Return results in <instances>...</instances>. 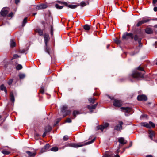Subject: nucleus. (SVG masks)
<instances>
[{
	"instance_id": "nucleus-55",
	"label": "nucleus",
	"mask_w": 157,
	"mask_h": 157,
	"mask_svg": "<svg viewBox=\"0 0 157 157\" xmlns=\"http://www.w3.org/2000/svg\"><path fill=\"white\" fill-rule=\"evenodd\" d=\"M61 118H58L57 119L58 121L57 122V123H58V122H59L61 120Z\"/></svg>"
},
{
	"instance_id": "nucleus-4",
	"label": "nucleus",
	"mask_w": 157,
	"mask_h": 157,
	"mask_svg": "<svg viewBox=\"0 0 157 157\" xmlns=\"http://www.w3.org/2000/svg\"><path fill=\"white\" fill-rule=\"evenodd\" d=\"M141 125L148 128H150L151 127L153 128L155 127V124L151 121L149 122V123L147 122H142L141 123Z\"/></svg>"
},
{
	"instance_id": "nucleus-24",
	"label": "nucleus",
	"mask_w": 157,
	"mask_h": 157,
	"mask_svg": "<svg viewBox=\"0 0 157 157\" xmlns=\"http://www.w3.org/2000/svg\"><path fill=\"white\" fill-rule=\"evenodd\" d=\"M0 88L1 90L4 91L5 93H7V91L6 87L4 86L3 84L1 85V86H0Z\"/></svg>"
},
{
	"instance_id": "nucleus-33",
	"label": "nucleus",
	"mask_w": 157,
	"mask_h": 157,
	"mask_svg": "<svg viewBox=\"0 0 157 157\" xmlns=\"http://www.w3.org/2000/svg\"><path fill=\"white\" fill-rule=\"evenodd\" d=\"M55 7L57 9H61L63 8V6H60L59 5L56 4L55 5Z\"/></svg>"
},
{
	"instance_id": "nucleus-27",
	"label": "nucleus",
	"mask_w": 157,
	"mask_h": 157,
	"mask_svg": "<svg viewBox=\"0 0 157 157\" xmlns=\"http://www.w3.org/2000/svg\"><path fill=\"white\" fill-rule=\"evenodd\" d=\"M16 45L15 42L13 40H11L10 46L11 47H14Z\"/></svg>"
},
{
	"instance_id": "nucleus-8",
	"label": "nucleus",
	"mask_w": 157,
	"mask_h": 157,
	"mask_svg": "<svg viewBox=\"0 0 157 157\" xmlns=\"http://www.w3.org/2000/svg\"><path fill=\"white\" fill-rule=\"evenodd\" d=\"M123 123L122 121H120L119 122V123L117 124L114 127V129L117 130H121L122 129V125Z\"/></svg>"
},
{
	"instance_id": "nucleus-9",
	"label": "nucleus",
	"mask_w": 157,
	"mask_h": 157,
	"mask_svg": "<svg viewBox=\"0 0 157 157\" xmlns=\"http://www.w3.org/2000/svg\"><path fill=\"white\" fill-rule=\"evenodd\" d=\"M137 98L138 100L141 101H145L147 99V97L144 95H139L137 97Z\"/></svg>"
},
{
	"instance_id": "nucleus-52",
	"label": "nucleus",
	"mask_w": 157,
	"mask_h": 157,
	"mask_svg": "<svg viewBox=\"0 0 157 157\" xmlns=\"http://www.w3.org/2000/svg\"><path fill=\"white\" fill-rule=\"evenodd\" d=\"M154 10L155 12H156L157 11V7H154Z\"/></svg>"
},
{
	"instance_id": "nucleus-22",
	"label": "nucleus",
	"mask_w": 157,
	"mask_h": 157,
	"mask_svg": "<svg viewBox=\"0 0 157 157\" xmlns=\"http://www.w3.org/2000/svg\"><path fill=\"white\" fill-rule=\"evenodd\" d=\"M67 108V106L66 105H63L60 109L61 112L63 113L65 112Z\"/></svg>"
},
{
	"instance_id": "nucleus-60",
	"label": "nucleus",
	"mask_w": 157,
	"mask_h": 157,
	"mask_svg": "<svg viewBox=\"0 0 157 157\" xmlns=\"http://www.w3.org/2000/svg\"><path fill=\"white\" fill-rule=\"evenodd\" d=\"M106 157H111L110 155H106Z\"/></svg>"
},
{
	"instance_id": "nucleus-15",
	"label": "nucleus",
	"mask_w": 157,
	"mask_h": 157,
	"mask_svg": "<svg viewBox=\"0 0 157 157\" xmlns=\"http://www.w3.org/2000/svg\"><path fill=\"white\" fill-rule=\"evenodd\" d=\"M63 4L65 5L66 6L68 7V8L71 9H75L79 5H68L66 2H64L63 3Z\"/></svg>"
},
{
	"instance_id": "nucleus-37",
	"label": "nucleus",
	"mask_w": 157,
	"mask_h": 157,
	"mask_svg": "<svg viewBox=\"0 0 157 157\" xmlns=\"http://www.w3.org/2000/svg\"><path fill=\"white\" fill-rule=\"evenodd\" d=\"M89 101L90 103H94L95 101V99L94 98H90L89 99Z\"/></svg>"
},
{
	"instance_id": "nucleus-23",
	"label": "nucleus",
	"mask_w": 157,
	"mask_h": 157,
	"mask_svg": "<svg viewBox=\"0 0 157 157\" xmlns=\"http://www.w3.org/2000/svg\"><path fill=\"white\" fill-rule=\"evenodd\" d=\"M10 100L11 101L13 102H14V98L13 95V93L12 92L10 93Z\"/></svg>"
},
{
	"instance_id": "nucleus-21",
	"label": "nucleus",
	"mask_w": 157,
	"mask_h": 157,
	"mask_svg": "<svg viewBox=\"0 0 157 157\" xmlns=\"http://www.w3.org/2000/svg\"><path fill=\"white\" fill-rule=\"evenodd\" d=\"M146 33L147 34H151L153 33V31L152 29L150 28H146L145 30Z\"/></svg>"
},
{
	"instance_id": "nucleus-10",
	"label": "nucleus",
	"mask_w": 157,
	"mask_h": 157,
	"mask_svg": "<svg viewBox=\"0 0 157 157\" xmlns=\"http://www.w3.org/2000/svg\"><path fill=\"white\" fill-rule=\"evenodd\" d=\"M109 124L108 123H106L103 125L99 126L98 127V129H100L101 131H103L104 129L109 126Z\"/></svg>"
},
{
	"instance_id": "nucleus-48",
	"label": "nucleus",
	"mask_w": 157,
	"mask_h": 157,
	"mask_svg": "<svg viewBox=\"0 0 157 157\" xmlns=\"http://www.w3.org/2000/svg\"><path fill=\"white\" fill-rule=\"evenodd\" d=\"M20 52L21 53H24L25 52V50L24 49L20 50Z\"/></svg>"
},
{
	"instance_id": "nucleus-51",
	"label": "nucleus",
	"mask_w": 157,
	"mask_h": 157,
	"mask_svg": "<svg viewBox=\"0 0 157 157\" xmlns=\"http://www.w3.org/2000/svg\"><path fill=\"white\" fill-rule=\"evenodd\" d=\"M20 2L19 0H15V3L16 4H17Z\"/></svg>"
},
{
	"instance_id": "nucleus-47",
	"label": "nucleus",
	"mask_w": 157,
	"mask_h": 157,
	"mask_svg": "<svg viewBox=\"0 0 157 157\" xmlns=\"http://www.w3.org/2000/svg\"><path fill=\"white\" fill-rule=\"evenodd\" d=\"M157 2V0H153V4L154 6L155 5V4Z\"/></svg>"
},
{
	"instance_id": "nucleus-41",
	"label": "nucleus",
	"mask_w": 157,
	"mask_h": 157,
	"mask_svg": "<svg viewBox=\"0 0 157 157\" xmlns=\"http://www.w3.org/2000/svg\"><path fill=\"white\" fill-rule=\"evenodd\" d=\"M19 57V56H18L17 55L15 54L13 55V59H16Z\"/></svg>"
},
{
	"instance_id": "nucleus-17",
	"label": "nucleus",
	"mask_w": 157,
	"mask_h": 157,
	"mask_svg": "<svg viewBox=\"0 0 157 157\" xmlns=\"http://www.w3.org/2000/svg\"><path fill=\"white\" fill-rule=\"evenodd\" d=\"M118 141L120 144L124 145L125 144L127 143V141H126L124 139L123 137H121L118 139Z\"/></svg>"
},
{
	"instance_id": "nucleus-32",
	"label": "nucleus",
	"mask_w": 157,
	"mask_h": 157,
	"mask_svg": "<svg viewBox=\"0 0 157 157\" xmlns=\"http://www.w3.org/2000/svg\"><path fill=\"white\" fill-rule=\"evenodd\" d=\"M58 148L56 147H53L51 149V150L53 151H58Z\"/></svg>"
},
{
	"instance_id": "nucleus-11",
	"label": "nucleus",
	"mask_w": 157,
	"mask_h": 157,
	"mask_svg": "<svg viewBox=\"0 0 157 157\" xmlns=\"http://www.w3.org/2000/svg\"><path fill=\"white\" fill-rule=\"evenodd\" d=\"M50 145L48 144H46L41 150V152L43 153L49 150Z\"/></svg>"
},
{
	"instance_id": "nucleus-57",
	"label": "nucleus",
	"mask_w": 157,
	"mask_h": 157,
	"mask_svg": "<svg viewBox=\"0 0 157 157\" xmlns=\"http://www.w3.org/2000/svg\"><path fill=\"white\" fill-rule=\"evenodd\" d=\"M132 142H131V143H130V145L129 146V147H127V148H128V147H130L131 146H132Z\"/></svg>"
},
{
	"instance_id": "nucleus-36",
	"label": "nucleus",
	"mask_w": 157,
	"mask_h": 157,
	"mask_svg": "<svg viewBox=\"0 0 157 157\" xmlns=\"http://www.w3.org/2000/svg\"><path fill=\"white\" fill-rule=\"evenodd\" d=\"M22 68V66L21 64H18L16 67V69L17 70H20Z\"/></svg>"
},
{
	"instance_id": "nucleus-42",
	"label": "nucleus",
	"mask_w": 157,
	"mask_h": 157,
	"mask_svg": "<svg viewBox=\"0 0 157 157\" xmlns=\"http://www.w3.org/2000/svg\"><path fill=\"white\" fill-rule=\"evenodd\" d=\"M71 113V111L69 110H67V111H66V114L64 116H63V117H65V116H66L67 115H69Z\"/></svg>"
},
{
	"instance_id": "nucleus-18",
	"label": "nucleus",
	"mask_w": 157,
	"mask_h": 157,
	"mask_svg": "<svg viewBox=\"0 0 157 157\" xmlns=\"http://www.w3.org/2000/svg\"><path fill=\"white\" fill-rule=\"evenodd\" d=\"M36 31L40 36H44L43 31L40 29L37 28L36 29Z\"/></svg>"
},
{
	"instance_id": "nucleus-19",
	"label": "nucleus",
	"mask_w": 157,
	"mask_h": 157,
	"mask_svg": "<svg viewBox=\"0 0 157 157\" xmlns=\"http://www.w3.org/2000/svg\"><path fill=\"white\" fill-rule=\"evenodd\" d=\"M149 137L151 139H152L153 137L155 135V132L152 130L149 131Z\"/></svg>"
},
{
	"instance_id": "nucleus-63",
	"label": "nucleus",
	"mask_w": 157,
	"mask_h": 157,
	"mask_svg": "<svg viewBox=\"0 0 157 157\" xmlns=\"http://www.w3.org/2000/svg\"><path fill=\"white\" fill-rule=\"evenodd\" d=\"M153 20H157V18H155L154 19H153Z\"/></svg>"
},
{
	"instance_id": "nucleus-62",
	"label": "nucleus",
	"mask_w": 157,
	"mask_h": 157,
	"mask_svg": "<svg viewBox=\"0 0 157 157\" xmlns=\"http://www.w3.org/2000/svg\"><path fill=\"white\" fill-rule=\"evenodd\" d=\"M108 97H109V98H110V99H112L113 98H111V97H110V96H109Z\"/></svg>"
},
{
	"instance_id": "nucleus-16",
	"label": "nucleus",
	"mask_w": 157,
	"mask_h": 157,
	"mask_svg": "<svg viewBox=\"0 0 157 157\" xmlns=\"http://www.w3.org/2000/svg\"><path fill=\"white\" fill-rule=\"evenodd\" d=\"M97 103L92 106L88 105V108L90 110V112H92L93 109H95L97 107Z\"/></svg>"
},
{
	"instance_id": "nucleus-53",
	"label": "nucleus",
	"mask_w": 157,
	"mask_h": 157,
	"mask_svg": "<svg viewBox=\"0 0 157 157\" xmlns=\"http://www.w3.org/2000/svg\"><path fill=\"white\" fill-rule=\"evenodd\" d=\"M155 48L157 47V42H155L154 44Z\"/></svg>"
},
{
	"instance_id": "nucleus-38",
	"label": "nucleus",
	"mask_w": 157,
	"mask_h": 157,
	"mask_svg": "<svg viewBox=\"0 0 157 157\" xmlns=\"http://www.w3.org/2000/svg\"><path fill=\"white\" fill-rule=\"evenodd\" d=\"M87 4L84 2H82L80 3V6L82 7L86 6Z\"/></svg>"
},
{
	"instance_id": "nucleus-58",
	"label": "nucleus",
	"mask_w": 157,
	"mask_h": 157,
	"mask_svg": "<svg viewBox=\"0 0 157 157\" xmlns=\"http://www.w3.org/2000/svg\"><path fill=\"white\" fill-rule=\"evenodd\" d=\"M58 2L59 3H62V4H63V3L64 2H61V1H58Z\"/></svg>"
},
{
	"instance_id": "nucleus-7",
	"label": "nucleus",
	"mask_w": 157,
	"mask_h": 157,
	"mask_svg": "<svg viewBox=\"0 0 157 157\" xmlns=\"http://www.w3.org/2000/svg\"><path fill=\"white\" fill-rule=\"evenodd\" d=\"M122 101L119 100L115 99L113 103V105L116 107H120L122 105Z\"/></svg>"
},
{
	"instance_id": "nucleus-56",
	"label": "nucleus",
	"mask_w": 157,
	"mask_h": 157,
	"mask_svg": "<svg viewBox=\"0 0 157 157\" xmlns=\"http://www.w3.org/2000/svg\"><path fill=\"white\" fill-rule=\"evenodd\" d=\"M35 135L36 136H37V137H38L39 136V134L38 133H36Z\"/></svg>"
},
{
	"instance_id": "nucleus-44",
	"label": "nucleus",
	"mask_w": 157,
	"mask_h": 157,
	"mask_svg": "<svg viewBox=\"0 0 157 157\" xmlns=\"http://www.w3.org/2000/svg\"><path fill=\"white\" fill-rule=\"evenodd\" d=\"M134 39L135 41H136L138 39V37L137 35H135L134 37Z\"/></svg>"
},
{
	"instance_id": "nucleus-46",
	"label": "nucleus",
	"mask_w": 157,
	"mask_h": 157,
	"mask_svg": "<svg viewBox=\"0 0 157 157\" xmlns=\"http://www.w3.org/2000/svg\"><path fill=\"white\" fill-rule=\"evenodd\" d=\"M12 82H13V80L12 79H10V80H9V81H8V84H9V85H10L12 83Z\"/></svg>"
},
{
	"instance_id": "nucleus-54",
	"label": "nucleus",
	"mask_w": 157,
	"mask_h": 157,
	"mask_svg": "<svg viewBox=\"0 0 157 157\" xmlns=\"http://www.w3.org/2000/svg\"><path fill=\"white\" fill-rule=\"evenodd\" d=\"M146 157H153V156L151 155H149L146 156Z\"/></svg>"
},
{
	"instance_id": "nucleus-3",
	"label": "nucleus",
	"mask_w": 157,
	"mask_h": 157,
	"mask_svg": "<svg viewBox=\"0 0 157 157\" xmlns=\"http://www.w3.org/2000/svg\"><path fill=\"white\" fill-rule=\"evenodd\" d=\"M44 43L45 44V50L46 52L49 54V48L47 46V44L50 40V37L48 33H45L44 35Z\"/></svg>"
},
{
	"instance_id": "nucleus-1",
	"label": "nucleus",
	"mask_w": 157,
	"mask_h": 157,
	"mask_svg": "<svg viewBox=\"0 0 157 157\" xmlns=\"http://www.w3.org/2000/svg\"><path fill=\"white\" fill-rule=\"evenodd\" d=\"M138 71H133L131 75L132 77L139 80L144 77V75L145 73L143 68L139 67L137 68Z\"/></svg>"
},
{
	"instance_id": "nucleus-50",
	"label": "nucleus",
	"mask_w": 157,
	"mask_h": 157,
	"mask_svg": "<svg viewBox=\"0 0 157 157\" xmlns=\"http://www.w3.org/2000/svg\"><path fill=\"white\" fill-rule=\"evenodd\" d=\"M13 13L12 12L10 13L8 15V17H12L13 16Z\"/></svg>"
},
{
	"instance_id": "nucleus-30",
	"label": "nucleus",
	"mask_w": 157,
	"mask_h": 157,
	"mask_svg": "<svg viewBox=\"0 0 157 157\" xmlns=\"http://www.w3.org/2000/svg\"><path fill=\"white\" fill-rule=\"evenodd\" d=\"M2 152L5 155H8L10 153V152L6 150H3L2 151Z\"/></svg>"
},
{
	"instance_id": "nucleus-6",
	"label": "nucleus",
	"mask_w": 157,
	"mask_h": 157,
	"mask_svg": "<svg viewBox=\"0 0 157 157\" xmlns=\"http://www.w3.org/2000/svg\"><path fill=\"white\" fill-rule=\"evenodd\" d=\"M133 37L134 36L133 34L132 33H126L123 35L122 39H127L129 38L133 39Z\"/></svg>"
},
{
	"instance_id": "nucleus-34",
	"label": "nucleus",
	"mask_w": 157,
	"mask_h": 157,
	"mask_svg": "<svg viewBox=\"0 0 157 157\" xmlns=\"http://www.w3.org/2000/svg\"><path fill=\"white\" fill-rule=\"evenodd\" d=\"M19 76L20 79H22L25 77V75L23 74H20L19 75Z\"/></svg>"
},
{
	"instance_id": "nucleus-20",
	"label": "nucleus",
	"mask_w": 157,
	"mask_h": 157,
	"mask_svg": "<svg viewBox=\"0 0 157 157\" xmlns=\"http://www.w3.org/2000/svg\"><path fill=\"white\" fill-rule=\"evenodd\" d=\"M26 152L30 157H34L36 155V153H33L31 152L28 151H26Z\"/></svg>"
},
{
	"instance_id": "nucleus-29",
	"label": "nucleus",
	"mask_w": 157,
	"mask_h": 157,
	"mask_svg": "<svg viewBox=\"0 0 157 157\" xmlns=\"http://www.w3.org/2000/svg\"><path fill=\"white\" fill-rule=\"evenodd\" d=\"M44 91V87L43 86H42L40 90V93L42 94H43Z\"/></svg>"
},
{
	"instance_id": "nucleus-31",
	"label": "nucleus",
	"mask_w": 157,
	"mask_h": 157,
	"mask_svg": "<svg viewBox=\"0 0 157 157\" xmlns=\"http://www.w3.org/2000/svg\"><path fill=\"white\" fill-rule=\"evenodd\" d=\"M27 18L25 17V18L23 21L22 24V26H24L25 25V24L27 23Z\"/></svg>"
},
{
	"instance_id": "nucleus-25",
	"label": "nucleus",
	"mask_w": 157,
	"mask_h": 157,
	"mask_svg": "<svg viewBox=\"0 0 157 157\" xmlns=\"http://www.w3.org/2000/svg\"><path fill=\"white\" fill-rule=\"evenodd\" d=\"M79 112L78 111L75 110L73 111V118H72L73 119L75 118L76 116V115L77 114H79Z\"/></svg>"
},
{
	"instance_id": "nucleus-35",
	"label": "nucleus",
	"mask_w": 157,
	"mask_h": 157,
	"mask_svg": "<svg viewBox=\"0 0 157 157\" xmlns=\"http://www.w3.org/2000/svg\"><path fill=\"white\" fill-rule=\"evenodd\" d=\"M115 42L117 44H120L121 41L118 39L116 38V39L114 40Z\"/></svg>"
},
{
	"instance_id": "nucleus-5",
	"label": "nucleus",
	"mask_w": 157,
	"mask_h": 157,
	"mask_svg": "<svg viewBox=\"0 0 157 157\" xmlns=\"http://www.w3.org/2000/svg\"><path fill=\"white\" fill-rule=\"evenodd\" d=\"M150 21V19L148 18H143V19L140 21H139L136 25V26L137 27L140 26L142 24H143L147 22Z\"/></svg>"
},
{
	"instance_id": "nucleus-39",
	"label": "nucleus",
	"mask_w": 157,
	"mask_h": 157,
	"mask_svg": "<svg viewBox=\"0 0 157 157\" xmlns=\"http://www.w3.org/2000/svg\"><path fill=\"white\" fill-rule=\"evenodd\" d=\"M147 115L146 114H143V115H142L140 117V118L141 119H143L144 118H147Z\"/></svg>"
},
{
	"instance_id": "nucleus-40",
	"label": "nucleus",
	"mask_w": 157,
	"mask_h": 157,
	"mask_svg": "<svg viewBox=\"0 0 157 157\" xmlns=\"http://www.w3.org/2000/svg\"><path fill=\"white\" fill-rule=\"evenodd\" d=\"M63 139L64 141H67L68 139V136L67 135L65 136H64Z\"/></svg>"
},
{
	"instance_id": "nucleus-14",
	"label": "nucleus",
	"mask_w": 157,
	"mask_h": 157,
	"mask_svg": "<svg viewBox=\"0 0 157 157\" xmlns=\"http://www.w3.org/2000/svg\"><path fill=\"white\" fill-rule=\"evenodd\" d=\"M47 7V6L45 4H41L37 6L36 8L37 10H40L46 8Z\"/></svg>"
},
{
	"instance_id": "nucleus-59",
	"label": "nucleus",
	"mask_w": 157,
	"mask_h": 157,
	"mask_svg": "<svg viewBox=\"0 0 157 157\" xmlns=\"http://www.w3.org/2000/svg\"><path fill=\"white\" fill-rule=\"evenodd\" d=\"M36 14H37V13H33V14L32 15L33 16H35V15Z\"/></svg>"
},
{
	"instance_id": "nucleus-13",
	"label": "nucleus",
	"mask_w": 157,
	"mask_h": 157,
	"mask_svg": "<svg viewBox=\"0 0 157 157\" xmlns=\"http://www.w3.org/2000/svg\"><path fill=\"white\" fill-rule=\"evenodd\" d=\"M121 109L122 110H125V115L126 116H128L127 113H129L131 111V109L129 107H121Z\"/></svg>"
},
{
	"instance_id": "nucleus-12",
	"label": "nucleus",
	"mask_w": 157,
	"mask_h": 157,
	"mask_svg": "<svg viewBox=\"0 0 157 157\" xmlns=\"http://www.w3.org/2000/svg\"><path fill=\"white\" fill-rule=\"evenodd\" d=\"M8 13L7 8H3L0 13L1 15L2 16H5Z\"/></svg>"
},
{
	"instance_id": "nucleus-26",
	"label": "nucleus",
	"mask_w": 157,
	"mask_h": 157,
	"mask_svg": "<svg viewBox=\"0 0 157 157\" xmlns=\"http://www.w3.org/2000/svg\"><path fill=\"white\" fill-rule=\"evenodd\" d=\"M51 129L52 128L51 127L49 126H48L45 127V131H46V132H47L48 133L50 132Z\"/></svg>"
},
{
	"instance_id": "nucleus-49",
	"label": "nucleus",
	"mask_w": 157,
	"mask_h": 157,
	"mask_svg": "<svg viewBox=\"0 0 157 157\" xmlns=\"http://www.w3.org/2000/svg\"><path fill=\"white\" fill-rule=\"evenodd\" d=\"M47 133V132H46V131H45L44 133H43V134L42 135V136L43 137H44L45 136H46V133Z\"/></svg>"
},
{
	"instance_id": "nucleus-61",
	"label": "nucleus",
	"mask_w": 157,
	"mask_h": 157,
	"mask_svg": "<svg viewBox=\"0 0 157 157\" xmlns=\"http://www.w3.org/2000/svg\"><path fill=\"white\" fill-rule=\"evenodd\" d=\"M115 157H120V156L119 155H117L115 156Z\"/></svg>"
},
{
	"instance_id": "nucleus-45",
	"label": "nucleus",
	"mask_w": 157,
	"mask_h": 157,
	"mask_svg": "<svg viewBox=\"0 0 157 157\" xmlns=\"http://www.w3.org/2000/svg\"><path fill=\"white\" fill-rule=\"evenodd\" d=\"M51 34L52 36L53 35V27L52 26H51Z\"/></svg>"
},
{
	"instance_id": "nucleus-64",
	"label": "nucleus",
	"mask_w": 157,
	"mask_h": 157,
	"mask_svg": "<svg viewBox=\"0 0 157 157\" xmlns=\"http://www.w3.org/2000/svg\"><path fill=\"white\" fill-rule=\"evenodd\" d=\"M154 27L155 28H157V25H156L154 26Z\"/></svg>"
},
{
	"instance_id": "nucleus-28",
	"label": "nucleus",
	"mask_w": 157,
	"mask_h": 157,
	"mask_svg": "<svg viewBox=\"0 0 157 157\" xmlns=\"http://www.w3.org/2000/svg\"><path fill=\"white\" fill-rule=\"evenodd\" d=\"M84 29L86 30H89L90 29V27L89 25L86 24L83 26Z\"/></svg>"
},
{
	"instance_id": "nucleus-2",
	"label": "nucleus",
	"mask_w": 157,
	"mask_h": 157,
	"mask_svg": "<svg viewBox=\"0 0 157 157\" xmlns=\"http://www.w3.org/2000/svg\"><path fill=\"white\" fill-rule=\"evenodd\" d=\"M95 140V139H93L91 141L87 142L86 144H75L74 143H71L68 144V146L73 147H82L86 145L90 144L93 143Z\"/></svg>"
},
{
	"instance_id": "nucleus-43",
	"label": "nucleus",
	"mask_w": 157,
	"mask_h": 157,
	"mask_svg": "<svg viewBox=\"0 0 157 157\" xmlns=\"http://www.w3.org/2000/svg\"><path fill=\"white\" fill-rule=\"evenodd\" d=\"M71 120L70 118H67L66 121V122L68 123H71Z\"/></svg>"
}]
</instances>
